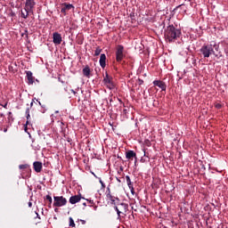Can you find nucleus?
Wrapping results in <instances>:
<instances>
[{
	"label": "nucleus",
	"instance_id": "f257e3e1",
	"mask_svg": "<svg viewBox=\"0 0 228 228\" xmlns=\"http://www.w3.org/2000/svg\"><path fill=\"white\" fill-rule=\"evenodd\" d=\"M164 37L167 42H175L181 37V29L175 28L174 25H169L164 31Z\"/></svg>",
	"mask_w": 228,
	"mask_h": 228
},
{
	"label": "nucleus",
	"instance_id": "f03ea898",
	"mask_svg": "<svg viewBox=\"0 0 228 228\" xmlns=\"http://www.w3.org/2000/svg\"><path fill=\"white\" fill-rule=\"evenodd\" d=\"M219 46L216 44H205L200 49V53L203 55V58H209L211 54H215V50L218 51Z\"/></svg>",
	"mask_w": 228,
	"mask_h": 228
},
{
	"label": "nucleus",
	"instance_id": "7ed1b4c3",
	"mask_svg": "<svg viewBox=\"0 0 228 228\" xmlns=\"http://www.w3.org/2000/svg\"><path fill=\"white\" fill-rule=\"evenodd\" d=\"M35 4H37L35 0H26L25 7L23 9L24 11L21 10L20 17H22V19H28V17H29V13H33V8H35ZM24 12H26V13H24Z\"/></svg>",
	"mask_w": 228,
	"mask_h": 228
},
{
	"label": "nucleus",
	"instance_id": "20e7f679",
	"mask_svg": "<svg viewBox=\"0 0 228 228\" xmlns=\"http://www.w3.org/2000/svg\"><path fill=\"white\" fill-rule=\"evenodd\" d=\"M62 206H67V199L63 196H54L53 197V207L62 208Z\"/></svg>",
	"mask_w": 228,
	"mask_h": 228
},
{
	"label": "nucleus",
	"instance_id": "39448f33",
	"mask_svg": "<svg viewBox=\"0 0 228 228\" xmlns=\"http://www.w3.org/2000/svg\"><path fill=\"white\" fill-rule=\"evenodd\" d=\"M103 83L109 88V90H114L115 88V83L113 82V77H110L108 75V72L105 73V76L103 77Z\"/></svg>",
	"mask_w": 228,
	"mask_h": 228
},
{
	"label": "nucleus",
	"instance_id": "423d86ee",
	"mask_svg": "<svg viewBox=\"0 0 228 228\" xmlns=\"http://www.w3.org/2000/svg\"><path fill=\"white\" fill-rule=\"evenodd\" d=\"M124 45H118L116 50V61L120 62L124 60Z\"/></svg>",
	"mask_w": 228,
	"mask_h": 228
},
{
	"label": "nucleus",
	"instance_id": "0eeeda50",
	"mask_svg": "<svg viewBox=\"0 0 228 228\" xmlns=\"http://www.w3.org/2000/svg\"><path fill=\"white\" fill-rule=\"evenodd\" d=\"M72 8H74V5H72L71 4H61V13H63V15H67V12L72 10Z\"/></svg>",
	"mask_w": 228,
	"mask_h": 228
},
{
	"label": "nucleus",
	"instance_id": "6e6552de",
	"mask_svg": "<svg viewBox=\"0 0 228 228\" xmlns=\"http://www.w3.org/2000/svg\"><path fill=\"white\" fill-rule=\"evenodd\" d=\"M62 38H61V34L58 32H54L53 34V42L55 44V45H60L61 44Z\"/></svg>",
	"mask_w": 228,
	"mask_h": 228
},
{
	"label": "nucleus",
	"instance_id": "1a4fd4ad",
	"mask_svg": "<svg viewBox=\"0 0 228 228\" xmlns=\"http://www.w3.org/2000/svg\"><path fill=\"white\" fill-rule=\"evenodd\" d=\"M154 86H158L162 90V92H165L167 90V84L161 80H155L153 81Z\"/></svg>",
	"mask_w": 228,
	"mask_h": 228
},
{
	"label": "nucleus",
	"instance_id": "9d476101",
	"mask_svg": "<svg viewBox=\"0 0 228 228\" xmlns=\"http://www.w3.org/2000/svg\"><path fill=\"white\" fill-rule=\"evenodd\" d=\"M126 159H133V158H134V163L136 164L138 161V158L136 157V152H134V151H128L126 152Z\"/></svg>",
	"mask_w": 228,
	"mask_h": 228
},
{
	"label": "nucleus",
	"instance_id": "9b49d317",
	"mask_svg": "<svg viewBox=\"0 0 228 228\" xmlns=\"http://www.w3.org/2000/svg\"><path fill=\"white\" fill-rule=\"evenodd\" d=\"M34 170L37 172V174H40L42 172V162L40 161H35L33 163Z\"/></svg>",
	"mask_w": 228,
	"mask_h": 228
},
{
	"label": "nucleus",
	"instance_id": "f8f14e48",
	"mask_svg": "<svg viewBox=\"0 0 228 228\" xmlns=\"http://www.w3.org/2000/svg\"><path fill=\"white\" fill-rule=\"evenodd\" d=\"M81 199H83V197H81V194L74 195L69 198V202L71 204H77V202H79Z\"/></svg>",
	"mask_w": 228,
	"mask_h": 228
},
{
	"label": "nucleus",
	"instance_id": "ddd939ff",
	"mask_svg": "<svg viewBox=\"0 0 228 228\" xmlns=\"http://www.w3.org/2000/svg\"><path fill=\"white\" fill-rule=\"evenodd\" d=\"M126 180L127 183V186H128L129 190L131 191L132 195H134V187L131 182V177H129V175H126Z\"/></svg>",
	"mask_w": 228,
	"mask_h": 228
},
{
	"label": "nucleus",
	"instance_id": "4468645a",
	"mask_svg": "<svg viewBox=\"0 0 228 228\" xmlns=\"http://www.w3.org/2000/svg\"><path fill=\"white\" fill-rule=\"evenodd\" d=\"M25 115H26V124L24 126V129L25 131H28V126H29V118H31V115H29V108H27L26 111H25Z\"/></svg>",
	"mask_w": 228,
	"mask_h": 228
},
{
	"label": "nucleus",
	"instance_id": "2eb2a0df",
	"mask_svg": "<svg viewBox=\"0 0 228 228\" xmlns=\"http://www.w3.org/2000/svg\"><path fill=\"white\" fill-rule=\"evenodd\" d=\"M27 79L28 81V85H33L35 83V77H33V72L26 71Z\"/></svg>",
	"mask_w": 228,
	"mask_h": 228
},
{
	"label": "nucleus",
	"instance_id": "dca6fc26",
	"mask_svg": "<svg viewBox=\"0 0 228 228\" xmlns=\"http://www.w3.org/2000/svg\"><path fill=\"white\" fill-rule=\"evenodd\" d=\"M118 208H119V211H121V213H127V208H129V205H127L126 203H120L118 205Z\"/></svg>",
	"mask_w": 228,
	"mask_h": 228
},
{
	"label": "nucleus",
	"instance_id": "f3484780",
	"mask_svg": "<svg viewBox=\"0 0 228 228\" xmlns=\"http://www.w3.org/2000/svg\"><path fill=\"white\" fill-rule=\"evenodd\" d=\"M100 66L102 69H104L106 67V54L102 53L100 56Z\"/></svg>",
	"mask_w": 228,
	"mask_h": 228
},
{
	"label": "nucleus",
	"instance_id": "a211bd4d",
	"mask_svg": "<svg viewBox=\"0 0 228 228\" xmlns=\"http://www.w3.org/2000/svg\"><path fill=\"white\" fill-rule=\"evenodd\" d=\"M82 72H83V75H84L86 77H90V72H91V70H90V66H86V67L83 69Z\"/></svg>",
	"mask_w": 228,
	"mask_h": 228
},
{
	"label": "nucleus",
	"instance_id": "6ab92c4d",
	"mask_svg": "<svg viewBox=\"0 0 228 228\" xmlns=\"http://www.w3.org/2000/svg\"><path fill=\"white\" fill-rule=\"evenodd\" d=\"M114 209L117 211L118 217L120 218V215H122V211H120V208L118 206H115Z\"/></svg>",
	"mask_w": 228,
	"mask_h": 228
},
{
	"label": "nucleus",
	"instance_id": "aec40b11",
	"mask_svg": "<svg viewBox=\"0 0 228 228\" xmlns=\"http://www.w3.org/2000/svg\"><path fill=\"white\" fill-rule=\"evenodd\" d=\"M101 53H102V49H101V47H97L94 51V56H99Z\"/></svg>",
	"mask_w": 228,
	"mask_h": 228
},
{
	"label": "nucleus",
	"instance_id": "412c9836",
	"mask_svg": "<svg viewBox=\"0 0 228 228\" xmlns=\"http://www.w3.org/2000/svg\"><path fill=\"white\" fill-rule=\"evenodd\" d=\"M20 170H26V168H29V165L23 164L19 166Z\"/></svg>",
	"mask_w": 228,
	"mask_h": 228
},
{
	"label": "nucleus",
	"instance_id": "4be33fe9",
	"mask_svg": "<svg viewBox=\"0 0 228 228\" xmlns=\"http://www.w3.org/2000/svg\"><path fill=\"white\" fill-rule=\"evenodd\" d=\"M69 227H76V223H74V219L72 217H69Z\"/></svg>",
	"mask_w": 228,
	"mask_h": 228
},
{
	"label": "nucleus",
	"instance_id": "5701e85b",
	"mask_svg": "<svg viewBox=\"0 0 228 228\" xmlns=\"http://www.w3.org/2000/svg\"><path fill=\"white\" fill-rule=\"evenodd\" d=\"M45 199L49 201L50 206L53 204V198L51 195H46Z\"/></svg>",
	"mask_w": 228,
	"mask_h": 228
},
{
	"label": "nucleus",
	"instance_id": "b1692460",
	"mask_svg": "<svg viewBox=\"0 0 228 228\" xmlns=\"http://www.w3.org/2000/svg\"><path fill=\"white\" fill-rule=\"evenodd\" d=\"M124 115L127 116L129 114V107H126V109L123 110Z\"/></svg>",
	"mask_w": 228,
	"mask_h": 228
},
{
	"label": "nucleus",
	"instance_id": "393cba45",
	"mask_svg": "<svg viewBox=\"0 0 228 228\" xmlns=\"http://www.w3.org/2000/svg\"><path fill=\"white\" fill-rule=\"evenodd\" d=\"M107 199H109L110 200H113L115 197H113L111 193L109 191V193L107 194Z\"/></svg>",
	"mask_w": 228,
	"mask_h": 228
},
{
	"label": "nucleus",
	"instance_id": "a878e982",
	"mask_svg": "<svg viewBox=\"0 0 228 228\" xmlns=\"http://www.w3.org/2000/svg\"><path fill=\"white\" fill-rule=\"evenodd\" d=\"M28 35H29V34H28V29H25L24 32L21 34V37H24V36H25L26 38H28Z\"/></svg>",
	"mask_w": 228,
	"mask_h": 228
},
{
	"label": "nucleus",
	"instance_id": "bb28decb",
	"mask_svg": "<svg viewBox=\"0 0 228 228\" xmlns=\"http://www.w3.org/2000/svg\"><path fill=\"white\" fill-rule=\"evenodd\" d=\"M215 107H216L217 110H221V109H222V104L216 103V104L215 105Z\"/></svg>",
	"mask_w": 228,
	"mask_h": 228
},
{
	"label": "nucleus",
	"instance_id": "cd10ccee",
	"mask_svg": "<svg viewBox=\"0 0 228 228\" xmlns=\"http://www.w3.org/2000/svg\"><path fill=\"white\" fill-rule=\"evenodd\" d=\"M100 183L102 185V188H106V184H104V182H102V179H100Z\"/></svg>",
	"mask_w": 228,
	"mask_h": 228
},
{
	"label": "nucleus",
	"instance_id": "c85d7f7f",
	"mask_svg": "<svg viewBox=\"0 0 228 228\" xmlns=\"http://www.w3.org/2000/svg\"><path fill=\"white\" fill-rule=\"evenodd\" d=\"M77 222H80L82 225H85V224H86V221L83 219H78Z\"/></svg>",
	"mask_w": 228,
	"mask_h": 228
},
{
	"label": "nucleus",
	"instance_id": "c756f323",
	"mask_svg": "<svg viewBox=\"0 0 228 228\" xmlns=\"http://www.w3.org/2000/svg\"><path fill=\"white\" fill-rule=\"evenodd\" d=\"M224 53L225 54H228V44H226L224 46Z\"/></svg>",
	"mask_w": 228,
	"mask_h": 228
},
{
	"label": "nucleus",
	"instance_id": "7c9ffc66",
	"mask_svg": "<svg viewBox=\"0 0 228 228\" xmlns=\"http://www.w3.org/2000/svg\"><path fill=\"white\" fill-rule=\"evenodd\" d=\"M138 85L140 86L143 85V80H142L141 78H138Z\"/></svg>",
	"mask_w": 228,
	"mask_h": 228
},
{
	"label": "nucleus",
	"instance_id": "2f4dec72",
	"mask_svg": "<svg viewBox=\"0 0 228 228\" xmlns=\"http://www.w3.org/2000/svg\"><path fill=\"white\" fill-rule=\"evenodd\" d=\"M10 17H15V12H13V11H12L10 13H9Z\"/></svg>",
	"mask_w": 228,
	"mask_h": 228
},
{
	"label": "nucleus",
	"instance_id": "473e14b6",
	"mask_svg": "<svg viewBox=\"0 0 228 228\" xmlns=\"http://www.w3.org/2000/svg\"><path fill=\"white\" fill-rule=\"evenodd\" d=\"M86 200H87V202H89V204H93V205L94 204V200H88V199H86Z\"/></svg>",
	"mask_w": 228,
	"mask_h": 228
},
{
	"label": "nucleus",
	"instance_id": "72a5a7b5",
	"mask_svg": "<svg viewBox=\"0 0 228 228\" xmlns=\"http://www.w3.org/2000/svg\"><path fill=\"white\" fill-rule=\"evenodd\" d=\"M181 6H183V4H180V5L176 6V7L175 8V10H177L178 8H181Z\"/></svg>",
	"mask_w": 228,
	"mask_h": 228
},
{
	"label": "nucleus",
	"instance_id": "f704fd0d",
	"mask_svg": "<svg viewBox=\"0 0 228 228\" xmlns=\"http://www.w3.org/2000/svg\"><path fill=\"white\" fill-rule=\"evenodd\" d=\"M110 201H111V204L115 205V198L113 200H111Z\"/></svg>",
	"mask_w": 228,
	"mask_h": 228
},
{
	"label": "nucleus",
	"instance_id": "c9c22d12",
	"mask_svg": "<svg viewBox=\"0 0 228 228\" xmlns=\"http://www.w3.org/2000/svg\"><path fill=\"white\" fill-rule=\"evenodd\" d=\"M33 102L34 101L32 100V102H30V108H33Z\"/></svg>",
	"mask_w": 228,
	"mask_h": 228
},
{
	"label": "nucleus",
	"instance_id": "e433bc0d",
	"mask_svg": "<svg viewBox=\"0 0 228 228\" xmlns=\"http://www.w3.org/2000/svg\"><path fill=\"white\" fill-rule=\"evenodd\" d=\"M31 206H33V203L28 202V208H31Z\"/></svg>",
	"mask_w": 228,
	"mask_h": 228
},
{
	"label": "nucleus",
	"instance_id": "4c0bfd02",
	"mask_svg": "<svg viewBox=\"0 0 228 228\" xmlns=\"http://www.w3.org/2000/svg\"><path fill=\"white\" fill-rule=\"evenodd\" d=\"M8 115H9V118H12V112H9Z\"/></svg>",
	"mask_w": 228,
	"mask_h": 228
},
{
	"label": "nucleus",
	"instance_id": "58836bf2",
	"mask_svg": "<svg viewBox=\"0 0 228 228\" xmlns=\"http://www.w3.org/2000/svg\"><path fill=\"white\" fill-rule=\"evenodd\" d=\"M7 132H8V128H4V133H7Z\"/></svg>",
	"mask_w": 228,
	"mask_h": 228
},
{
	"label": "nucleus",
	"instance_id": "ea45409f",
	"mask_svg": "<svg viewBox=\"0 0 228 228\" xmlns=\"http://www.w3.org/2000/svg\"><path fill=\"white\" fill-rule=\"evenodd\" d=\"M72 94H74V95H76V91H74L73 89L71 90Z\"/></svg>",
	"mask_w": 228,
	"mask_h": 228
},
{
	"label": "nucleus",
	"instance_id": "a19ab883",
	"mask_svg": "<svg viewBox=\"0 0 228 228\" xmlns=\"http://www.w3.org/2000/svg\"><path fill=\"white\" fill-rule=\"evenodd\" d=\"M94 211H97V206H94Z\"/></svg>",
	"mask_w": 228,
	"mask_h": 228
},
{
	"label": "nucleus",
	"instance_id": "79ce46f5",
	"mask_svg": "<svg viewBox=\"0 0 228 228\" xmlns=\"http://www.w3.org/2000/svg\"><path fill=\"white\" fill-rule=\"evenodd\" d=\"M143 156H147V153H145V150H143Z\"/></svg>",
	"mask_w": 228,
	"mask_h": 228
},
{
	"label": "nucleus",
	"instance_id": "37998d69",
	"mask_svg": "<svg viewBox=\"0 0 228 228\" xmlns=\"http://www.w3.org/2000/svg\"><path fill=\"white\" fill-rule=\"evenodd\" d=\"M117 182L118 183H121L120 179L117 178Z\"/></svg>",
	"mask_w": 228,
	"mask_h": 228
},
{
	"label": "nucleus",
	"instance_id": "c03bdc74",
	"mask_svg": "<svg viewBox=\"0 0 228 228\" xmlns=\"http://www.w3.org/2000/svg\"><path fill=\"white\" fill-rule=\"evenodd\" d=\"M54 211H55V213H58V208H55Z\"/></svg>",
	"mask_w": 228,
	"mask_h": 228
},
{
	"label": "nucleus",
	"instance_id": "a18cd8bd",
	"mask_svg": "<svg viewBox=\"0 0 228 228\" xmlns=\"http://www.w3.org/2000/svg\"><path fill=\"white\" fill-rule=\"evenodd\" d=\"M83 206L86 207V203H83Z\"/></svg>",
	"mask_w": 228,
	"mask_h": 228
},
{
	"label": "nucleus",
	"instance_id": "49530a36",
	"mask_svg": "<svg viewBox=\"0 0 228 228\" xmlns=\"http://www.w3.org/2000/svg\"><path fill=\"white\" fill-rule=\"evenodd\" d=\"M41 107L45 108V105H42Z\"/></svg>",
	"mask_w": 228,
	"mask_h": 228
},
{
	"label": "nucleus",
	"instance_id": "de8ad7c7",
	"mask_svg": "<svg viewBox=\"0 0 228 228\" xmlns=\"http://www.w3.org/2000/svg\"><path fill=\"white\" fill-rule=\"evenodd\" d=\"M37 216H38V213L36 212Z\"/></svg>",
	"mask_w": 228,
	"mask_h": 228
},
{
	"label": "nucleus",
	"instance_id": "09e8293b",
	"mask_svg": "<svg viewBox=\"0 0 228 228\" xmlns=\"http://www.w3.org/2000/svg\"><path fill=\"white\" fill-rule=\"evenodd\" d=\"M24 13H26V11H23Z\"/></svg>",
	"mask_w": 228,
	"mask_h": 228
}]
</instances>
